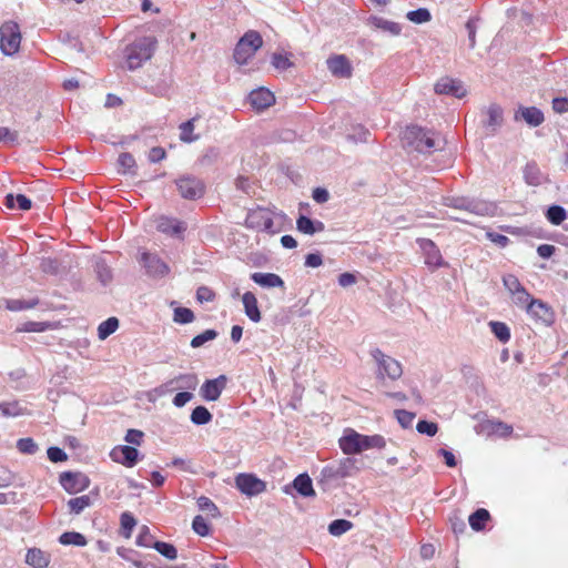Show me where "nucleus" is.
I'll list each match as a JSON object with an SVG mask.
<instances>
[{
	"label": "nucleus",
	"mask_w": 568,
	"mask_h": 568,
	"mask_svg": "<svg viewBox=\"0 0 568 568\" xmlns=\"http://www.w3.org/2000/svg\"><path fill=\"white\" fill-rule=\"evenodd\" d=\"M402 143L404 148L409 150L419 153H430L434 150H442L445 145V140L430 130L409 125L402 133Z\"/></svg>",
	"instance_id": "1"
},
{
	"label": "nucleus",
	"mask_w": 568,
	"mask_h": 568,
	"mask_svg": "<svg viewBox=\"0 0 568 568\" xmlns=\"http://www.w3.org/2000/svg\"><path fill=\"white\" fill-rule=\"evenodd\" d=\"M156 40L152 37H144L136 40L126 48V64L130 70H135L143 62L150 60L154 53Z\"/></svg>",
	"instance_id": "2"
},
{
	"label": "nucleus",
	"mask_w": 568,
	"mask_h": 568,
	"mask_svg": "<svg viewBox=\"0 0 568 568\" xmlns=\"http://www.w3.org/2000/svg\"><path fill=\"white\" fill-rule=\"evenodd\" d=\"M262 45L261 34L253 30L247 31L235 45L234 60L239 64H245Z\"/></svg>",
	"instance_id": "3"
},
{
	"label": "nucleus",
	"mask_w": 568,
	"mask_h": 568,
	"mask_svg": "<svg viewBox=\"0 0 568 568\" xmlns=\"http://www.w3.org/2000/svg\"><path fill=\"white\" fill-rule=\"evenodd\" d=\"M445 205L452 209H455L459 212H464L466 214H474V215H489L493 213L494 207L490 203L476 200V199H469V197H447L445 200Z\"/></svg>",
	"instance_id": "4"
},
{
	"label": "nucleus",
	"mask_w": 568,
	"mask_h": 568,
	"mask_svg": "<svg viewBox=\"0 0 568 568\" xmlns=\"http://www.w3.org/2000/svg\"><path fill=\"white\" fill-rule=\"evenodd\" d=\"M21 43L20 27L14 21H6L0 27V49L3 54L12 55L18 52Z\"/></svg>",
	"instance_id": "5"
},
{
	"label": "nucleus",
	"mask_w": 568,
	"mask_h": 568,
	"mask_svg": "<svg viewBox=\"0 0 568 568\" xmlns=\"http://www.w3.org/2000/svg\"><path fill=\"white\" fill-rule=\"evenodd\" d=\"M371 355L377 364V378L388 377L395 381L402 376V365L395 358L384 354L379 348L372 349Z\"/></svg>",
	"instance_id": "6"
},
{
	"label": "nucleus",
	"mask_w": 568,
	"mask_h": 568,
	"mask_svg": "<svg viewBox=\"0 0 568 568\" xmlns=\"http://www.w3.org/2000/svg\"><path fill=\"white\" fill-rule=\"evenodd\" d=\"M178 190L182 197L186 200H196L204 195L205 184L204 182L193 175H183L176 181Z\"/></svg>",
	"instance_id": "7"
},
{
	"label": "nucleus",
	"mask_w": 568,
	"mask_h": 568,
	"mask_svg": "<svg viewBox=\"0 0 568 568\" xmlns=\"http://www.w3.org/2000/svg\"><path fill=\"white\" fill-rule=\"evenodd\" d=\"M235 487L244 495L257 496L266 490V483L254 474L242 473L235 477Z\"/></svg>",
	"instance_id": "8"
},
{
	"label": "nucleus",
	"mask_w": 568,
	"mask_h": 568,
	"mask_svg": "<svg viewBox=\"0 0 568 568\" xmlns=\"http://www.w3.org/2000/svg\"><path fill=\"white\" fill-rule=\"evenodd\" d=\"M356 459L352 457L342 458L337 464L326 466L323 475L327 478H345L352 476L356 471Z\"/></svg>",
	"instance_id": "9"
},
{
	"label": "nucleus",
	"mask_w": 568,
	"mask_h": 568,
	"mask_svg": "<svg viewBox=\"0 0 568 568\" xmlns=\"http://www.w3.org/2000/svg\"><path fill=\"white\" fill-rule=\"evenodd\" d=\"M527 313L537 322L549 326L555 321V313L552 308L541 300H531L528 304Z\"/></svg>",
	"instance_id": "10"
},
{
	"label": "nucleus",
	"mask_w": 568,
	"mask_h": 568,
	"mask_svg": "<svg viewBox=\"0 0 568 568\" xmlns=\"http://www.w3.org/2000/svg\"><path fill=\"white\" fill-rule=\"evenodd\" d=\"M417 243L423 252L425 264L427 266L438 268L446 265L439 248L432 240L418 239Z\"/></svg>",
	"instance_id": "11"
},
{
	"label": "nucleus",
	"mask_w": 568,
	"mask_h": 568,
	"mask_svg": "<svg viewBox=\"0 0 568 568\" xmlns=\"http://www.w3.org/2000/svg\"><path fill=\"white\" fill-rule=\"evenodd\" d=\"M434 90L437 94H449L458 99L464 98L467 93V90L459 80L448 77L438 80Z\"/></svg>",
	"instance_id": "12"
},
{
	"label": "nucleus",
	"mask_w": 568,
	"mask_h": 568,
	"mask_svg": "<svg viewBox=\"0 0 568 568\" xmlns=\"http://www.w3.org/2000/svg\"><path fill=\"white\" fill-rule=\"evenodd\" d=\"M110 457L125 467H133L138 463L139 450L132 446H116L111 450Z\"/></svg>",
	"instance_id": "13"
},
{
	"label": "nucleus",
	"mask_w": 568,
	"mask_h": 568,
	"mask_svg": "<svg viewBox=\"0 0 568 568\" xmlns=\"http://www.w3.org/2000/svg\"><path fill=\"white\" fill-rule=\"evenodd\" d=\"M141 262L146 273L152 277H163L170 271L169 266L154 254L144 252L141 256Z\"/></svg>",
	"instance_id": "14"
},
{
	"label": "nucleus",
	"mask_w": 568,
	"mask_h": 568,
	"mask_svg": "<svg viewBox=\"0 0 568 568\" xmlns=\"http://www.w3.org/2000/svg\"><path fill=\"white\" fill-rule=\"evenodd\" d=\"M362 434L355 432L352 428H347L344 435L339 438V447L345 455H355L362 453L361 443Z\"/></svg>",
	"instance_id": "15"
},
{
	"label": "nucleus",
	"mask_w": 568,
	"mask_h": 568,
	"mask_svg": "<svg viewBox=\"0 0 568 568\" xmlns=\"http://www.w3.org/2000/svg\"><path fill=\"white\" fill-rule=\"evenodd\" d=\"M246 222L250 226L262 231L274 233V222L268 211L257 209L247 215Z\"/></svg>",
	"instance_id": "16"
},
{
	"label": "nucleus",
	"mask_w": 568,
	"mask_h": 568,
	"mask_svg": "<svg viewBox=\"0 0 568 568\" xmlns=\"http://www.w3.org/2000/svg\"><path fill=\"white\" fill-rule=\"evenodd\" d=\"M60 484L69 493H77L89 486V479L79 473L64 471L60 475Z\"/></svg>",
	"instance_id": "17"
},
{
	"label": "nucleus",
	"mask_w": 568,
	"mask_h": 568,
	"mask_svg": "<svg viewBox=\"0 0 568 568\" xmlns=\"http://www.w3.org/2000/svg\"><path fill=\"white\" fill-rule=\"evenodd\" d=\"M327 68L334 77L347 79L352 75V65L349 60L343 55H334L327 59Z\"/></svg>",
	"instance_id": "18"
},
{
	"label": "nucleus",
	"mask_w": 568,
	"mask_h": 568,
	"mask_svg": "<svg viewBox=\"0 0 568 568\" xmlns=\"http://www.w3.org/2000/svg\"><path fill=\"white\" fill-rule=\"evenodd\" d=\"M225 386L226 377L224 375H220L217 378L207 379L201 386V395L205 400H217Z\"/></svg>",
	"instance_id": "19"
},
{
	"label": "nucleus",
	"mask_w": 568,
	"mask_h": 568,
	"mask_svg": "<svg viewBox=\"0 0 568 568\" xmlns=\"http://www.w3.org/2000/svg\"><path fill=\"white\" fill-rule=\"evenodd\" d=\"M515 120H523L528 125L536 128L545 121V116L541 110L536 106H519L515 113Z\"/></svg>",
	"instance_id": "20"
},
{
	"label": "nucleus",
	"mask_w": 568,
	"mask_h": 568,
	"mask_svg": "<svg viewBox=\"0 0 568 568\" xmlns=\"http://www.w3.org/2000/svg\"><path fill=\"white\" fill-rule=\"evenodd\" d=\"M250 103L256 110H264L275 101L274 94L264 88L253 90L248 95Z\"/></svg>",
	"instance_id": "21"
},
{
	"label": "nucleus",
	"mask_w": 568,
	"mask_h": 568,
	"mask_svg": "<svg viewBox=\"0 0 568 568\" xmlns=\"http://www.w3.org/2000/svg\"><path fill=\"white\" fill-rule=\"evenodd\" d=\"M487 115L485 128L490 134H494L503 124V109L497 104H490L487 109Z\"/></svg>",
	"instance_id": "22"
},
{
	"label": "nucleus",
	"mask_w": 568,
	"mask_h": 568,
	"mask_svg": "<svg viewBox=\"0 0 568 568\" xmlns=\"http://www.w3.org/2000/svg\"><path fill=\"white\" fill-rule=\"evenodd\" d=\"M158 230L170 235H180L186 230V225L174 219L161 217L158 221Z\"/></svg>",
	"instance_id": "23"
},
{
	"label": "nucleus",
	"mask_w": 568,
	"mask_h": 568,
	"mask_svg": "<svg viewBox=\"0 0 568 568\" xmlns=\"http://www.w3.org/2000/svg\"><path fill=\"white\" fill-rule=\"evenodd\" d=\"M246 316L254 323L261 321V312L257 306V300L252 292H246L242 296Z\"/></svg>",
	"instance_id": "24"
},
{
	"label": "nucleus",
	"mask_w": 568,
	"mask_h": 568,
	"mask_svg": "<svg viewBox=\"0 0 568 568\" xmlns=\"http://www.w3.org/2000/svg\"><path fill=\"white\" fill-rule=\"evenodd\" d=\"M251 278L262 287L271 288L284 286L283 280L277 274L274 273L255 272L251 274Z\"/></svg>",
	"instance_id": "25"
},
{
	"label": "nucleus",
	"mask_w": 568,
	"mask_h": 568,
	"mask_svg": "<svg viewBox=\"0 0 568 568\" xmlns=\"http://www.w3.org/2000/svg\"><path fill=\"white\" fill-rule=\"evenodd\" d=\"M369 24L374 28L382 30L383 32L389 33L390 36H399L402 32V26L397 22L381 18V17H371Z\"/></svg>",
	"instance_id": "26"
},
{
	"label": "nucleus",
	"mask_w": 568,
	"mask_h": 568,
	"mask_svg": "<svg viewBox=\"0 0 568 568\" xmlns=\"http://www.w3.org/2000/svg\"><path fill=\"white\" fill-rule=\"evenodd\" d=\"M26 562L33 568H45L49 562V556L39 548H31L26 556Z\"/></svg>",
	"instance_id": "27"
},
{
	"label": "nucleus",
	"mask_w": 568,
	"mask_h": 568,
	"mask_svg": "<svg viewBox=\"0 0 568 568\" xmlns=\"http://www.w3.org/2000/svg\"><path fill=\"white\" fill-rule=\"evenodd\" d=\"M293 487L297 493L304 497H311L315 495L313 489L312 479L307 474H301L293 480Z\"/></svg>",
	"instance_id": "28"
},
{
	"label": "nucleus",
	"mask_w": 568,
	"mask_h": 568,
	"mask_svg": "<svg viewBox=\"0 0 568 568\" xmlns=\"http://www.w3.org/2000/svg\"><path fill=\"white\" fill-rule=\"evenodd\" d=\"M489 518L490 515L488 510L479 508L469 516V525L474 530L479 531L484 529Z\"/></svg>",
	"instance_id": "29"
},
{
	"label": "nucleus",
	"mask_w": 568,
	"mask_h": 568,
	"mask_svg": "<svg viewBox=\"0 0 568 568\" xmlns=\"http://www.w3.org/2000/svg\"><path fill=\"white\" fill-rule=\"evenodd\" d=\"M4 204L8 209H14L16 204L18 209L22 211L31 209V201L23 194H8L6 196Z\"/></svg>",
	"instance_id": "30"
},
{
	"label": "nucleus",
	"mask_w": 568,
	"mask_h": 568,
	"mask_svg": "<svg viewBox=\"0 0 568 568\" xmlns=\"http://www.w3.org/2000/svg\"><path fill=\"white\" fill-rule=\"evenodd\" d=\"M39 304V300L37 297L31 300H7L6 307L12 312H19L23 310H30L36 307Z\"/></svg>",
	"instance_id": "31"
},
{
	"label": "nucleus",
	"mask_w": 568,
	"mask_h": 568,
	"mask_svg": "<svg viewBox=\"0 0 568 568\" xmlns=\"http://www.w3.org/2000/svg\"><path fill=\"white\" fill-rule=\"evenodd\" d=\"M118 164L120 166L119 172L135 174L136 162L131 153L124 152L119 155Z\"/></svg>",
	"instance_id": "32"
},
{
	"label": "nucleus",
	"mask_w": 568,
	"mask_h": 568,
	"mask_svg": "<svg viewBox=\"0 0 568 568\" xmlns=\"http://www.w3.org/2000/svg\"><path fill=\"white\" fill-rule=\"evenodd\" d=\"M361 443L362 452L372 448L383 449L386 446V440L382 435H362Z\"/></svg>",
	"instance_id": "33"
},
{
	"label": "nucleus",
	"mask_w": 568,
	"mask_h": 568,
	"mask_svg": "<svg viewBox=\"0 0 568 568\" xmlns=\"http://www.w3.org/2000/svg\"><path fill=\"white\" fill-rule=\"evenodd\" d=\"M119 327V320L116 317H109L106 321L102 322L98 327V336L100 339H106L111 334H113Z\"/></svg>",
	"instance_id": "34"
},
{
	"label": "nucleus",
	"mask_w": 568,
	"mask_h": 568,
	"mask_svg": "<svg viewBox=\"0 0 568 568\" xmlns=\"http://www.w3.org/2000/svg\"><path fill=\"white\" fill-rule=\"evenodd\" d=\"M212 420V414L204 406H196L191 414V422L195 425H205Z\"/></svg>",
	"instance_id": "35"
},
{
	"label": "nucleus",
	"mask_w": 568,
	"mask_h": 568,
	"mask_svg": "<svg viewBox=\"0 0 568 568\" xmlns=\"http://www.w3.org/2000/svg\"><path fill=\"white\" fill-rule=\"evenodd\" d=\"M59 541L62 545H74V546H80V547H83L87 545L85 537L82 534L77 532V531H67V532L62 534L59 538Z\"/></svg>",
	"instance_id": "36"
},
{
	"label": "nucleus",
	"mask_w": 568,
	"mask_h": 568,
	"mask_svg": "<svg viewBox=\"0 0 568 568\" xmlns=\"http://www.w3.org/2000/svg\"><path fill=\"white\" fill-rule=\"evenodd\" d=\"M194 121L195 119H191L186 122L180 124V140L185 143L194 142L199 139V135L193 134L194 131Z\"/></svg>",
	"instance_id": "37"
},
{
	"label": "nucleus",
	"mask_w": 568,
	"mask_h": 568,
	"mask_svg": "<svg viewBox=\"0 0 568 568\" xmlns=\"http://www.w3.org/2000/svg\"><path fill=\"white\" fill-rule=\"evenodd\" d=\"M546 216L554 225H559L567 216L566 210L560 205H551L548 207Z\"/></svg>",
	"instance_id": "38"
},
{
	"label": "nucleus",
	"mask_w": 568,
	"mask_h": 568,
	"mask_svg": "<svg viewBox=\"0 0 568 568\" xmlns=\"http://www.w3.org/2000/svg\"><path fill=\"white\" fill-rule=\"evenodd\" d=\"M524 176L528 184L538 185L541 182L540 172L536 163H528L524 170Z\"/></svg>",
	"instance_id": "39"
},
{
	"label": "nucleus",
	"mask_w": 568,
	"mask_h": 568,
	"mask_svg": "<svg viewBox=\"0 0 568 568\" xmlns=\"http://www.w3.org/2000/svg\"><path fill=\"white\" fill-rule=\"evenodd\" d=\"M406 18L413 23L420 24L430 21L432 14L428 9L419 8L407 12Z\"/></svg>",
	"instance_id": "40"
},
{
	"label": "nucleus",
	"mask_w": 568,
	"mask_h": 568,
	"mask_svg": "<svg viewBox=\"0 0 568 568\" xmlns=\"http://www.w3.org/2000/svg\"><path fill=\"white\" fill-rule=\"evenodd\" d=\"M176 386L179 389H192L197 386V377L194 374H181L175 377Z\"/></svg>",
	"instance_id": "41"
},
{
	"label": "nucleus",
	"mask_w": 568,
	"mask_h": 568,
	"mask_svg": "<svg viewBox=\"0 0 568 568\" xmlns=\"http://www.w3.org/2000/svg\"><path fill=\"white\" fill-rule=\"evenodd\" d=\"M353 528V524L346 519H336L328 525V531L333 536H341Z\"/></svg>",
	"instance_id": "42"
},
{
	"label": "nucleus",
	"mask_w": 568,
	"mask_h": 568,
	"mask_svg": "<svg viewBox=\"0 0 568 568\" xmlns=\"http://www.w3.org/2000/svg\"><path fill=\"white\" fill-rule=\"evenodd\" d=\"M152 547L170 560H174L178 557V550L172 544L155 541Z\"/></svg>",
	"instance_id": "43"
},
{
	"label": "nucleus",
	"mask_w": 568,
	"mask_h": 568,
	"mask_svg": "<svg viewBox=\"0 0 568 568\" xmlns=\"http://www.w3.org/2000/svg\"><path fill=\"white\" fill-rule=\"evenodd\" d=\"M489 326L491 327V332L500 342H508L510 338V331L505 323L501 322H490Z\"/></svg>",
	"instance_id": "44"
},
{
	"label": "nucleus",
	"mask_w": 568,
	"mask_h": 568,
	"mask_svg": "<svg viewBox=\"0 0 568 568\" xmlns=\"http://www.w3.org/2000/svg\"><path fill=\"white\" fill-rule=\"evenodd\" d=\"M173 321L180 324H187L194 321V313L187 307H176L174 310Z\"/></svg>",
	"instance_id": "45"
},
{
	"label": "nucleus",
	"mask_w": 568,
	"mask_h": 568,
	"mask_svg": "<svg viewBox=\"0 0 568 568\" xmlns=\"http://www.w3.org/2000/svg\"><path fill=\"white\" fill-rule=\"evenodd\" d=\"M217 337V332L215 329H206L203 333L196 335L191 341V346L193 348L201 347L206 342L213 341Z\"/></svg>",
	"instance_id": "46"
},
{
	"label": "nucleus",
	"mask_w": 568,
	"mask_h": 568,
	"mask_svg": "<svg viewBox=\"0 0 568 568\" xmlns=\"http://www.w3.org/2000/svg\"><path fill=\"white\" fill-rule=\"evenodd\" d=\"M68 505L72 513L80 514L84 508H87L91 505V499L89 496L83 495V496L70 499Z\"/></svg>",
	"instance_id": "47"
},
{
	"label": "nucleus",
	"mask_w": 568,
	"mask_h": 568,
	"mask_svg": "<svg viewBox=\"0 0 568 568\" xmlns=\"http://www.w3.org/2000/svg\"><path fill=\"white\" fill-rule=\"evenodd\" d=\"M220 156V151L216 148H209L204 151V153L199 158L197 162L202 166H209L214 164Z\"/></svg>",
	"instance_id": "48"
},
{
	"label": "nucleus",
	"mask_w": 568,
	"mask_h": 568,
	"mask_svg": "<svg viewBox=\"0 0 568 568\" xmlns=\"http://www.w3.org/2000/svg\"><path fill=\"white\" fill-rule=\"evenodd\" d=\"M17 448L20 453L28 455H33L39 449L37 443L30 437L19 439L17 442Z\"/></svg>",
	"instance_id": "49"
},
{
	"label": "nucleus",
	"mask_w": 568,
	"mask_h": 568,
	"mask_svg": "<svg viewBox=\"0 0 568 568\" xmlns=\"http://www.w3.org/2000/svg\"><path fill=\"white\" fill-rule=\"evenodd\" d=\"M40 268L43 273L57 275L60 273V263L55 258L44 257L41 260Z\"/></svg>",
	"instance_id": "50"
},
{
	"label": "nucleus",
	"mask_w": 568,
	"mask_h": 568,
	"mask_svg": "<svg viewBox=\"0 0 568 568\" xmlns=\"http://www.w3.org/2000/svg\"><path fill=\"white\" fill-rule=\"evenodd\" d=\"M396 418L403 428H410L415 419V413L397 409L395 410Z\"/></svg>",
	"instance_id": "51"
},
{
	"label": "nucleus",
	"mask_w": 568,
	"mask_h": 568,
	"mask_svg": "<svg viewBox=\"0 0 568 568\" xmlns=\"http://www.w3.org/2000/svg\"><path fill=\"white\" fill-rule=\"evenodd\" d=\"M296 227L300 232H302L304 234L313 235L314 234V220H312L305 215H301L296 221Z\"/></svg>",
	"instance_id": "52"
},
{
	"label": "nucleus",
	"mask_w": 568,
	"mask_h": 568,
	"mask_svg": "<svg viewBox=\"0 0 568 568\" xmlns=\"http://www.w3.org/2000/svg\"><path fill=\"white\" fill-rule=\"evenodd\" d=\"M197 505L202 511L210 513L213 517H217L220 515L215 504L207 497L201 496L197 499Z\"/></svg>",
	"instance_id": "53"
},
{
	"label": "nucleus",
	"mask_w": 568,
	"mask_h": 568,
	"mask_svg": "<svg viewBox=\"0 0 568 568\" xmlns=\"http://www.w3.org/2000/svg\"><path fill=\"white\" fill-rule=\"evenodd\" d=\"M121 528L125 531L124 536L130 537L131 531L136 525L135 518L128 511L121 515Z\"/></svg>",
	"instance_id": "54"
},
{
	"label": "nucleus",
	"mask_w": 568,
	"mask_h": 568,
	"mask_svg": "<svg viewBox=\"0 0 568 568\" xmlns=\"http://www.w3.org/2000/svg\"><path fill=\"white\" fill-rule=\"evenodd\" d=\"M272 65L277 70H287L293 65L292 61L288 57L283 55L282 53H273L272 55Z\"/></svg>",
	"instance_id": "55"
},
{
	"label": "nucleus",
	"mask_w": 568,
	"mask_h": 568,
	"mask_svg": "<svg viewBox=\"0 0 568 568\" xmlns=\"http://www.w3.org/2000/svg\"><path fill=\"white\" fill-rule=\"evenodd\" d=\"M514 302L518 306L528 308V304L534 300L525 287H521L518 292L511 294Z\"/></svg>",
	"instance_id": "56"
},
{
	"label": "nucleus",
	"mask_w": 568,
	"mask_h": 568,
	"mask_svg": "<svg viewBox=\"0 0 568 568\" xmlns=\"http://www.w3.org/2000/svg\"><path fill=\"white\" fill-rule=\"evenodd\" d=\"M416 429L419 434H425L427 436H434L436 435L438 430V426L436 423L427 422V420H419L416 425Z\"/></svg>",
	"instance_id": "57"
},
{
	"label": "nucleus",
	"mask_w": 568,
	"mask_h": 568,
	"mask_svg": "<svg viewBox=\"0 0 568 568\" xmlns=\"http://www.w3.org/2000/svg\"><path fill=\"white\" fill-rule=\"evenodd\" d=\"M504 286L508 290L510 294L518 292L521 287V283L517 278V276L513 274H507L503 277Z\"/></svg>",
	"instance_id": "58"
},
{
	"label": "nucleus",
	"mask_w": 568,
	"mask_h": 568,
	"mask_svg": "<svg viewBox=\"0 0 568 568\" xmlns=\"http://www.w3.org/2000/svg\"><path fill=\"white\" fill-rule=\"evenodd\" d=\"M192 528L197 535L203 537L207 536L210 532L209 525L206 524L205 519L200 515L194 517Z\"/></svg>",
	"instance_id": "59"
},
{
	"label": "nucleus",
	"mask_w": 568,
	"mask_h": 568,
	"mask_svg": "<svg viewBox=\"0 0 568 568\" xmlns=\"http://www.w3.org/2000/svg\"><path fill=\"white\" fill-rule=\"evenodd\" d=\"M18 132L11 131L9 128L0 126V142L6 144H14L18 141Z\"/></svg>",
	"instance_id": "60"
},
{
	"label": "nucleus",
	"mask_w": 568,
	"mask_h": 568,
	"mask_svg": "<svg viewBox=\"0 0 568 568\" xmlns=\"http://www.w3.org/2000/svg\"><path fill=\"white\" fill-rule=\"evenodd\" d=\"M0 410L3 416H18L21 414V408L19 407L18 403H2L0 404Z\"/></svg>",
	"instance_id": "61"
},
{
	"label": "nucleus",
	"mask_w": 568,
	"mask_h": 568,
	"mask_svg": "<svg viewBox=\"0 0 568 568\" xmlns=\"http://www.w3.org/2000/svg\"><path fill=\"white\" fill-rule=\"evenodd\" d=\"M49 327L44 322H27L18 331L20 332H43Z\"/></svg>",
	"instance_id": "62"
},
{
	"label": "nucleus",
	"mask_w": 568,
	"mask_h": 568,
	"mask_svg": "<svg viewBox=\"0 0 568 568\" xmlns=\"http://www.w3.org/2000/svg\"><path fill=\"white\" fill-rule=\"evenodd\" d=\"M48 458L52 463H60V462L67 460L68 459V455L65 454L64 450H62L59 447H50L48 449Z\"/></svg>",
	"instance_id": "63"
},
{
	"label": "nucleus",
	"mask_w": 568,
	"mask_h": 568,
	"mask_svg": "<svg viewBox=\"0 0 568 568\" xmlns=\"http://www.w3.org/2000/svg\"><path fill=\"white\" fill-rule=\"evenodd\" d=\"M197 300L202 302H212L215 297L214 292L207 286H200L196 291Z\"/></svg>",
	"instance_id": "64"
}]
</instances>
